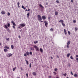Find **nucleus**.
I'll return each mask as SVG.
<instances>
[{"label":"nucleus","instance_id":"1","mask_svg":"<svg viewBox=\"0 0 78 78\" xmlns=\"http://www.w3.org/2000/svg\"><path fill=\"white\" fill-rule=\"evenodd\" d=\"M25 24L24 23H20L19 25V27H17V28H20L21 29V28H22V27H25Z\"/></svg>","mask_w":78,"mask_h":78},{"label":"nucleus","instance_id":"2","mask_svg":"<svg viewBox=\"0 0 78 78\" xmlns=\"http://www.w3.org/2000/svg\"><path fill=\"white\" fill-rule=\"evenodd\" d=\"M37 17L39 20H42V18L40 14H38L37 16Z\"/></svg>","mask_w":78,"mask_h":78},{"label":"nucleus","instance_id":"3","mask_svg":"<svg viewBox=\"0 0 78 78\" xmlns=\"http://www.w3.org/2000/svg\"><path fill=\"white\" fill-rule=\"evenodd\" d=\"M34 48L36 49V51H39V47H37V46L35 45L34 46Z\"/></svg>","mask_w":78,"mask_h":78},{"label":"nucleus","instance_id":"4","mask_svg":"<svg viewBox=\"0 0 78 78\" xmlns=\"http://www.w3.org/2000/svg\"><path fill=\"white\" fill-rule=\"evenodd\" d=\"M4 27H5V28H6V29H7V28L8 29H7V31H8V32H10V30H9V28H8V27H7V25H5Z\"/></svg>","mask_w":78,"mask_h":78},{"label":"nucleus","instance_id":"5","mask_svg":"<svg viewBox=\"0 0 78 78\" xmlns=\"http://www.w3.org/2000/svg\"><path fill=\"white\" fill-rule=\"evenodd\" d=\"M12 54L11 53H9L7 55V57H10L12 56Z\"/></svg>","mask_w":78,"mask_h":78},{"label":"nucleus","instance_id":"6","mask_svg":"<svg viewBox=\"0 0 78 78\" xmlns=\"http://www.w3.org/2000/svg\"><path fill=\"white\" fill-rule=\"evenodd\" d=\"M44 23H45V25L46 26V27H47V25H48V21L45 20L44 21Z\"/></svg>","mask_w":78,"mask_h":78},{"label":"nucleus","instance_id":"7","mask_svg":"<svg viewBox=\"0 0 78 78\" xmlns=\"http://www.w3.org/2000/svg\"><path fill=\"white\" fill-rule=\"evenodd\" d=\"M11 23L13 24V25H14V26L15 27V26H16V24L14 23V22L13 20H12Z\"/></svg>","mask_w":78,"mask_h":78},{"label":"nucleus","instance_id":"8","mask_svg":"<svg viewBox=\"0 0 78 78\" xmlns=\"http://www.w3.org/2000/svg\"><path fill=\"white\" fill-rule=\"evenodd\" d=\"M39 6H40V7H41V8H42L41 9V10H43V9L44 8V6H42V5H41V4H40V5H39Z\"/></svg>","mask_w":78,"mask_h":78},{"label":"nucleus","instance_id":"9","mask_svg":"<svg viewBox=\"0 0 78 78\" xmlns=\"http://www.w3.org/2000/svg\"><path fill=\"white\" fill-rule=\"evenodd\" d=\"M4 48H6V49L8 50V49H9V48L8 47V46H5L4 47Z\"/></svg>","mask_w":78,"mask_h":78},{"label":"nucleus","instance_id":"10","mask_svg":"<svg viewBox=\"0 0 78 78\" xmlns=\"http://www.w3.org/2000/svg\"><path fill=\"white\" fill-rule=\"evenodd\" d=\"M42 18L43 20H45L46 19V17L45 16H42Z\"/></svg>","mask_w":78,"mask_h":78},{"label":"nucleus","instance_id":"11","mask_svg":"<svg viewBox=\"0 0 78 78\" xmlns=\"http://www.w3.org/2000/svg\"><path fill=\"white\" fill-rule=\"evenodd\" d=\"M34 48H35L34 46H33V47H30V49H31V50H34Z\"/></svg>","mask_w":78,"mask_h":78},{"label":"nucleus","instance_id":"12","mask_svg":"<svg viewBox=\"0 0 78 78\" xmlns=\"http://www.w3.org/2000/svg\"><path fill=\"white\" fill-rule=\"evenodd\" d=\"M33 74L34 76H36L37 73L35 72H34L33 73Z\"/></svg>","mask_w":78,"mask_h":78},{"label":"nucleus","instance_id":"13","mask_svg":"<svg viewBox=\"0 0 78 78\" xmlns=\"http://www.w3.org/2000/svg\"><path fill=\"white\" fill-rule=\"evenodd\" d=\"M40 51L41 52H43V49L42 48H40Z\"/></svg>","mask_w":78,"mask_h":78},{"label":"nucleus","instance_id":"14","mask_svg":"<svg viewBox=\"0 0 78 78\" xmlns=\"http://www.w3.org/2000/svg\"><path fill=\"white\" fill-rule=\"evenodd\" d=\"M59 22H61L62 23V22H64V20H59Z\"/></svg>","mask_w":78,"mask_h":78},{"label":"nucleus","instance_id":"15","mask_svg":"<svg viewBox=\"0 0 78 78\" xmlns=\"http://www.w3.org/2000/svg\"><path fill=\"white\" fill-rule=\"evenodd\" d=\"M4 51V52H7V51H8V50L6 49V48H5Z\"/></svg>","mask_w":78,"mask_h":78},{"label":"nucleus","instance_id":"16","mask_svg":"<svg viewBox=\"0 0 78 78\" xmlns=\"http://www.w3.org/2000/svg\"><path fill=\"white\" fill-rule=\"evenodd\" d=\"M20 4V2H18L17 3V5H18V8H20V6L19 5Z\"/></svg>","mask_w":78,"mask_h":78},{"label":"nucleus","instance_id":"17","mask_svg":"<svg viewBox=\"0 0 78 78\" xmlns=\"http://www.w3.org/2000/svg\"><path fill=\"white\" fill-rule=\"evenodd\" d=\"M1 13L2 14H5V12L4 11H2Z\"/></svg>","mask_w":78,"mask_h":78},{"label":"nucleus","instance_id":"18","mask_svg":"<svg viewBox=\"0 0 78 78\" xmlns=\"http://www.w3.org/2000/svg\"><path fill=\"white\" fill-rule=\"evenodd\" d=\"M62 24L63 26V27H65V23H63V22H62Z\"/></svg>","mask_w":78,"mask_h":78},{"label":"nucleus","instance_id":"19","mask_svg":"<svg viewBox=\"0 0 78 78\" xmlns=\"http://www.w3.org/2000/svg\"><path fill=\"white\" fill-rule=\"evenodd\" d=\"M64 31L65 34H67V32H66V30L65 29H64Z\"/></svg>","mask_w":78,"mask_h":78},{"label":"nucleus","instance_id":"20","mask_svg":"<svg viewBox=\"0 0 78 78\" xmlns=\"http://www.w3.org/2000/svg\"><path fill=\"white\" fill-rule=\"evenodd\" d=\"M25 61H26V62L27 65H28L29 64L28 61H27V60H25Z\"/></svg>","mask_w":78,"mask_h":78},{"label":"nucleus","instance_id":"21","mask_svg":"<svg viewBox=\"0 0 78 78\" xmlns=\"http://www.w3.org/2000/svg\"><path fill=\"white\" fill-rule=\"evenodd\" d=\"M30 12H28V13H27V14L28 18H29V16L30 15Z\"/></svg>","mask_w":78,"mask_h":78},{"label":"nucleus","instance_id":"22","mask_svg":"<svg viewBox=\"0 0 78 78\" xmlns=\"http://www.w3.org/2000/svg\"><path fill=\"white\" fill-rule=\"evenodd\" d=\"M58 14V11H55V15L57 16Z\"/></svg>","mask_w":78,"mask_h":78},{"label":"nucleus","instance_id":"23","mask_svg":"<svg viewBox=\"0 0 78 78\" xmlns=\"http://www.w3.org/2000/svg\"><path fill=\"white\" fill-rule=\"evenodd\" d=\"M26 53L27 55H29V52L27 51V52H26Z\"/></svg>","mask_w":78,"mask_h":78},{"label":"nucleus","instance_id":"24","mask_svg":"<svg viewBox=\"0 0 78 78\" xmlns=\"http://www.w3.org/2000/svg\"><path fill=\"white\" fill-rule=\"evenodd\" d=\"M70 41H68V46H69V44H70Z\"/></svg>","mask_w":78,"mask_h":78},{"label":"nucleus","instance_id":"25","mask_svg":"<svg viewBox=\"0 0 78 78\" xmlns=\"http://www.w3.org/2000/svg\"><path fill=\"white\" fill-rule=\"evenodd\" d=\"M11 47L12 48V49H14V46L13 45H11Z\"/></svg>","mask_w":78,"mask_h":78},{"label":"nucleus","instance_id":"26","mask_svg":"<svg viewBox=\"0 0 78 78\" xmlns=\"http://www.w3.org/2000/svg\"><path fill=\"white\" fill-rule=\"evenodd\" d=\"M38 43V41H34V44H36L37 43Z\"/></svg>","mask_w":78,"mask_h":78},{"label":"nucleus","instance_id":"27","mask_svg":"<svg viewBox=\"0 0 78 78\" xmlns=\"http://www.w3.org/2000/svg\"><path fill=\"white\" fill-rule=\"evenodd\" d=\"M22 8H23L24 9H26V7H24L23 5H22Z\"/></svg>","mask_w":78,"mask_h":78},{"label":"nucleus","instance_id":"28","mask_svg":"<svg viewBox=\"0 0 78 78\" xmlns=\"http://www.w3.org/2000/svg\"><path fill=\"white\" fill-rule=\"evenodd\" d=\"M10 23H7V26L8 27H10Z\"/></svg>","mask_w":78,"mask_h":78},{"label":"nucleus","instance_id":"29","mask_svg":"<svg viewBox=\"0 0 78 78\" xmlns=\"http://www.w3.org/2000/svg\"><path fill=\"white\" fill-rule=\"evenodd\" d=\"M66 47L67 48H69V46L68 42H67V45L66 46Z\"/></svg>","mask_w":78,"mask_h":78},{"label":"nucleus","instance_id":"30","mask_svg":"<svg viewBox=\"0 0 78 78\" xmlns=\"http://www.w3.org/2000/svg\"><path fill=\"white\" fill-rule=\"evenodd\" d=\"M16 69V67L14 68H13V69H12L13 71H14Z\"/></svg>","mask_w":78,"mask_h":78},{"label":"nucleus","instance_id":"31","mask_svg":"<svg viewBox=\"0 0 78 78\" xmlns=\"http://www.w3.org/2000/svg\"><path fill=\"white\" fill-rule=\"evenodd\" d=\"M70 54H67V57H69V56H70Z\"/></svg>","mask_w":78,"mask_h":78},{"label":"nucleus","instance_id":"32","mask_svg":"<svg viewBox=\"0 0 78 78\" xmlns=\"http://www.w3.org/2000/svg\"><path fill=\"white\" fill-rule=\"evenodd\" d=\"M58 69H57V68H55L54 69V70L55 71H58Z\"/></svg>","mask_w":78,"mask_h":78},{"label":"nucleus","instance_id":"33","mask_svg":"<svg viewBox=\"0 0 78 78\" xmlns=\"http://www.w3.org/2000/svg\"><path fill=\"white\" fill-rule=\"evenodd\" d=\"M74 77H77V75L76 74H75L74 75Z\"/></svg>","mask_w":78,"mask_h":78},{"label":"nucleus","instance_id":"34","mask_svg":"<svg viewBox=\"0 0 78 78\" xmlns=\"http://www.w3.org/2000/svg\"><path fill=\"white\" fill-rule=\"evenodd\" d=\"M50 31H54V29H52V28H51V29H50Z\"/></svg>","mask_w":78,"mask_h":78},{"label":"nucleus","instance_id":"35","mask_svg":"<svg viewBox=\"0 0 78 78\" xmlns=\"http://www.w3.org/2000/svg\"><path fill=\"white\" fill-rule=\"evenodd\" d=\"M10 12H8L7 13V15H8V16H10Z\"/></svg>","mask_w":78,"mask_h":78},{"label":"nucleus","instance_id":"36","mask_svg":"<svg viewBox=\"0 0 78 78\" xmlns=\"http://www.w3.org/2000/svg\"><path fill=\"white\" fill-rule=\"evenodd\" d=\"M30 55H32V52H30Z\"/></svg>","mask_w":78,"mask_h":78},{"label":"nucleus","instance_id":"37","mask_svg":"<svg viewBox=\"0 0 78 78\" xmlns=\"http://www.w3.org/2000/svg\"><path fill=\"white\" fill-rule=\"evenodd\" d=\"M70 58H71V59H73V57H72V55H71V56L70 57Z\"/></svg>","mask_w":78,"mask_h":78},{"label":"nucleus","instance_id":"38","mask_svg":"<svg viewBox=\"0 0 78 78\" xmlns=\"http://www.w3.org/2000/svg\"><path fill=\"white\" fill-rule=\"evenodd\" d=\"M68 33L69 35H70V34H71V33H70V31H68Z\"/></svg>","mask_w":78,"mask_h":78},{"label":"nucleus","instance_id":"39","mask_svg":"<svg viewBox=\"0 0 78 78\" xmlns=\"http://www.w3.org/2000/svg\"><path fill=\"white\" fill-rule=\"evenodd\" d=\"M30 68H31V67H32L31 63H30Z\"/></svg>","mask_w":78,"mask_h":78},{"label":"nucleus","instance_id":"40","mask_svg":"<svg viewBox=\"0 0 78 78\" xmlns=\"http://www.w3.org/2000/svg\"><path fill=\"white\" fill-rule=\"evenodd\" d=\"M77 30H78V28H77V27L75 28V30L76 31H77Z\"/></svg>","mask_w":78,"mask_h":78},{"label":"nucleus","instance_id":"41","mask_svg":"<svg viewBox=\"0 0 78 78\" xmlns=\"http://www.w3.org/2000/svg\"><path fill=\"white\" fill-rule=\"evenodd\" d=\"M63 75L64 76H66L67 74H66V73H65V74H64Z\"/></svg>","mask_w":78,"mask_h":78},{"label":"nucleus","instance_id":"42","mask_svg":"<svg viewBox=\"0 0 78 78\" xmlns=\"http://www.w3.org/2000/svg\"><path fill=\"white\" fill-rule=\"evenodd\" d=\"M76 22V20H73V22H74V23H75Z\"/></svg>","mask_w":78,"mask_h":78},{"label":"nucleus","instance_id":"43","mask_svg":"<svg viewBox=\"0 0 78 78\" xmlns=\"http://www.w3.org/2000/svg\"><path fill=\"white\" fill-rule=\"evenodd\" d=\"M26 76H27V77H28V74L27 73L26 74Z\"/></svg>","mask_w":78,"mask_h":78},{"label":"nucleus","instance_id":"44","mask_svg":"<svg viewBox=\"0 0 78 78\" xmlns=\"http://www.w3.org/2000/svg\"><path fill=\"white\" fill-rule=\"evenodd\" d=\"M56 2H57V3H59V0H56Z\"/></svg>","mask_w":78,"mask_h":78},{"label":"nucleus","instance_id":"45","mask_svg":"<svg viewBox=\"0 0 78 78\" xmlns=\"http://www.w3.org/2000/svg\"><path fill=\"white\" fill-rule=\"evenodd\" d=\"M53 73L55 75H56V73H55V72H53Z\"/></svg>","mask_w":78,"mask_h":78},{"label":"nucleus","instance_id":"46","mask_svg":"<svg viewBox=\"0 0 78 78\" xmlns=\"http://www.w3.org/2000/svg\"><path fill=\"white\" fill-rule=\"evenodd\" d=\"M24 56H25V57H26L27 56V55L26 54H24Z\"/></svg>","mask_w":78,"mask_h":78},{"label":"nucleus","instance_id":"47","mask_svg":"<svg viewBox=\"0 0 78 78\" xmlns=\"http://www.w3.org/2000/svg\"><path fill=\"white\" fill-rule=\"evenodd\" d=\"M9 38H8L7 39H6V40H8V41H9Z\"/></svg>","mask_w":78,"mask_h":78},{"label":"nucleus","instance_id":"48","mask_svg":"<svg viewBox=\"0 0 78 78\" xmlns=\"http://www.w3.org/2000/svg\"><path fill=\"white\" fill-rule=\"evenodd\" d=\"M76 60H77V63H78V58H76Z\"/></svg>","mask_w":78,"mask_h":78},{"label":"nucleus","instance_id":"49","mask_svg":"<svg viewBox=\"0 0 78 78\" xmlns=\"http://www.w3.org/2000/svg\"><path fill=\"white\" fill-rule=\"evenodd\" d=\"M20 69H21V71H23V69L22 67H20Z\"/></svg>","mask_w":78,"mask_h":78},{"label":"nucleus","instance_id":"50","mask_svg":"<svg viewBox=\"0 0 78 78\" xmlns=\"http://www.w3.org/2000/svg\"><path fill=\"white\" fill-rule=\"evenodd\" d=\"M71 74H72V75H73V73L72 71H71Z\"/></svg>","mask_w":78,"mask_h":78},{"label":"nucleus","instance_id":"51","mask_svg":"<svg viewBox=\"0 0 78 78\" xmlns=\"http://www.w3.org/2000/svg\"><path fill=\"white\" fill-rule=\"evenodd\" d=\"M12 27H13V28H14V29H15V26H14V25H13Z\"/></svg>","mask_w":78,"mask_h":78},{"label":"nucleus","instance_id":"52","mask_svg":"<svg viewBox=\"0 0 78 78\" xmlns=\"http://www.w3.org/2000/svg\"><path fill=\"white\" fill-rule=\"evenodd\" d=\"M76 58H77V57H78V55H76Z\"/></svg>","mask_w":78,"mask_h":78},{"label":"nucleus","instance_id":"53","mask_svg":"<svg viewBox=\"0 0 78 78\" xmlns=\"http://www.w3.org/2000/svg\"><path fill=\"white\" fill-rule=\"evenodd\" d=\"M51 76H49V78H51Z\"/></svg>","mask_w":78,"mask_h":78},{"label":"nucleus","instance_id":"54","mask_svg":"<svg viewBox=\"0 0 78 78\" xmlns=\"http://www.w3.org/2000/svg\"><path fill=\"white\" fill-rule=\"evenodd\" d=\"M57 58H59V56H58V55H57Z\"/></svg>","mask_w":78,"mask_h":78},{"label":"nucleus","instance_id":"55","mask_svg":"<svg viewBox=\"0 0 78 78\" xmlns=\"http://www.w3.org/2000/svg\"><path fill=\"white\" fill-rule=\"evenodd\" d=\"M51 19V17H48V19Z\"/></svg>","mask_w":78,"mask_h":78},{"label":"nucleus","instance_id":"56","mask_svg":"<svg viewBox=\"0 0 78 78\" xmlns=\"http://www.w3.org/2000/svg\"><path fill=\"white\" fill-rule=\"evenodd\" d=\"M51 59H53V57H51Z\"/></svg>","mask_w":78,"mask_h":78},{"label":"nucleus","instance_id":"57","mask_svg":"<svg viewBox=\"0 0 78 78\" xmlns=\"http://www.w3.org/2000/svg\"><path fill=\"white\" fill-rule=\"evenodd\" d=\"M22 29H21V30H20V32H21V31H22Z\"/></svg>","mask_w":78,"mask_h":78},{"label":"nucleus","instance_id":"58","mask_svg":"<svg viewBox=\"0 0 78 78\" xmlns=\"http://www.w3.org/2000/svg\"><path fill=\"white\" fill-rule=\"evenodd\" d=\"M71 2H73V0H71Z\"/></svg>","mask_w":78,"mask_h":78},{"label":"nucleus","instance_id":"59","mask_svg":"<svg viewBox=\"0 0 78 78\" xmlns=\"http://www.w3.org/2000/svg\"><path fill=\"white\" fill-rule=\"evenodd\" d=\"M44 47H45V45H43V48H44Z\"/></svg>","mask_w":78,"mask_h":78},{"label":"nucleus","instance_id":"60","mask_svg":"<svg viewBox=\"0 0 78 78\" xmlns=\"http://www.w3.org/2000/svg\"><path fill=\"white\" fill-rule=\"evenodd\" d=\"M28 11V10L27 9H26V10H25V11Z\"/></svg>","mask_w":78,"mask_h":78},{"label":"nucleus","instance_id":"61","mask_svg":"<svg viewBox=\"0 0 78 78\" xmlns=\"http://www.w3.org/2000/svg\"><path fill=\"white\" fill-rule=\"evenodd\" d=\"M19 38H20V35L19 36Z\"/></svg>","mask_w":78,"mask_h":78},{"label":"nucleus","instance_id":"62","mask_svg":"<svg viewBox=\"0 0 78 78\" xmlns=\"http://www.w3.org/2000/svg\"><path fill=\"white\" fill-rule=\"evenodd\" d=\"M28 11H30V9H28Z\"/></svg>","mask_w":78,"mask_h":78},{"label":"nucleus","instance_id":"63","mask_svg":"<svg viewBox=\"0 0 78 78\" xmlns=\"http://www.w3.org/2000/svg\"><path fill=\"white\" fill-rule=\"evenodd\" d=\"M46 5H48V3L47 2V3H46Z\"/></svg>","mask_w":78,"mask_h":78},{"label":"nucleus","instance_id":"64","mask_svg":"<svg viewBox=\"0 0 78 78\" xmlns=\"http://www.w3.org/2000/svg\"><path fill=\"white\" fill-rule=\"evenodd\" d=\"M56 78H59L58 77H56Z\"/></svg>","mask_w":78,"mask_h":78}]
</instances>
